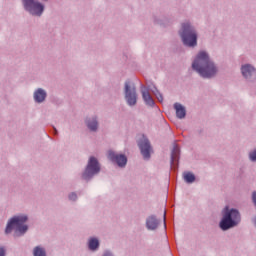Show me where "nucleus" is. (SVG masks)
Instances as JSON below:
<instances>
[{"instance_id": "aec40b11", "label": "nucleus", "mask_w": 256, "mask_h": 256, "mask_svg": "<svg viewBox=\"0 0 256 256\" xmlns=\"http://www.w3.org/2000/svg\"><path fill=\"white\" fill-rule=\"evenodd\" d=\"M153 95H155L156 99L159 101V103H163V94L159 92L155 87L152 90Z\"/></svg>"}, {"instance_id": "9b49d317", "label": "nucleus", "mask_w": 256, "mask_h": 256, "mask_svg": "<svg viewBox=\"0 0 256 256\" xmlns=\"http://www.w3.org/2000/svg\"><path fill=\"white\" fill-rule=\"evenodd\" d=\"M140 92L145 105H148V107H153L155 105V100H153V97L151 96V92H149V88L145 86H141Z\"/></svg>"}, {"instance_id": "7ed1b4c3", "label": "nucleus", "mask_w": 256, "mask_h": 256, "mask_svg": "<svg viewBox=\"0 0 256 256\" xmlns=\"http://www.w3.org/2000/svg\"><path fill=\"white\" fill-rule=\"evenodd\" d=\"M27 219L28 217L25 214L12 217L6 226L5 233L9 234L11 233V231L14 230L16 237H20V235H25V233H27V230L29 229V226L25 224L27 223Z\"/></svg>"}, {"instance_id": "a211bd4d", "label": "nucleus", "mask_w": 256, "mask_h": 256, "mask_svg": "<svg viewBox=\"0 0 256 256\" xmlns=\"http://www.w3.org/2000/svg\"><path fill=\"white\" fill-rule=\"evenodd\" d=\"M34 256H47V252L45 251V248L41 246H36L33 250Z\"/></svg>"}, {"instance_id": "20e7f679", "label": "nucleus", "mask_w": 256, "mask_h": 256, "mask_svg": "<svg viewBox=\"0 0 256 256\" xmlns=\"http://www.w3.org/2000/svg\"><path fill=\"white\" fill-rule=\"evenodd\" d=\"M179 35L186 47H197V30L191 25V22L182 23Z\"/></svg>"}, {"instance_id": "b1692460", "label": "nucleus", "mask_w": 256, "mask_h": 256, "mask_svg": "<svg viewBox=\"0 0 256 256\" xmlns=\"http://www.w3.org/2000/svg\"><path fill=\"white\" fill-rule=\"evenodd\" d=\"M157 23H159V25H165V23L164 22H157Z\"/></svg>"}, {"instance_id": "423d86ee", "label": "nucleus", "mask_w": 256, "mask_h": 256, "mask_svg": "<svg viewBox=\"0 0 256 256\" xmlns=\"http://www.w3.org/2000/svg\"><path fill=\"white\" fill-rule=\"evenodd\" d=\"M101 171V166H99V161L95 159V157H90L88 161V165L82 174V179L85 181H89V179H93L97 173Z\"/></svg>"}, {"instance_id": "5701e85b", "label": "nucleus", "mask_w": 256, "mask_h": 256, "mask_svg": "<svg viewBox=\"0 0 256 256\" xmlns=\"http://www.w3.org/2000/svg\"><path fill=\"white\" fill-rule=\"evenodd\" d=\"M7 253V250L5 249V247L0 246V256H5Z\"/></svg>"}, {"instance_id": "4468645a", "label": "nucleus", "mask_w": 256, "mask_h": 256, "mask_svg": "<svg viewBox=\"0 0 256 256\" xmlns=\"http://www.w3.org/2000/svg\"><path fill=\"white\" fill-rule=\"evenodd\" d=\"M179 154H180L179 146L177 144H174L173 150L171 153V167H173V169H175V167H177V163H179Z\"/></svg>"}, {"instance_id": "f257e3e1", "label": "nucleus", "mask_w": 256, "mask_h": 256, "mask_svg": "<svg viewBox=\"0 0 256 256\" xmlns=\"http://www.w3.org/2000/svg\"><path fill=\"white\" fill-rule=\"evenodd\" d=\"M192 69L196 73H199L200 77H203L204 79H211V77H215L219 71L215 62H213L209 57V53L203 50L198 52L196 55L192 63Z\"/></svg>"}, {"instance_id": "dca6fc26", "label": "nucleus", "mask_w": 256, "mask_h": 256, "mask_svg": "<svg viewBox=\"0 0 256 256\" xmlns=\"http://www.w3.org/2000/svg\"><path fill=\"white\" fill-rule=\"evenodd\" d=\"M86 125L90 131H96L99 127V122L96 117H92L86 120Z\"/></svg>"}, {"instance_id": "39448f33", "label": "nucleus", "mask_w": 256, "mask_h": 256, "mask_svg": "<svg viewBox=\"0 0 256 256\" xmlns=\"http://www.w3.org/2000/svg\"><path fill=\"white\" fill-rule=\"evenodd\" d=\"M24 9L30 13V15H35L36 17H41L43 11H45V6L37 0H22Z\"/></svg>"}, {"instance_id": "412c9836", "label": "nucleus", "mask_w": 256, "mask_h": 256, "mask_svg": "<svg viewBox=\"0 0 256 256\" xmlns=\"http://www.w3.org/2000/svg\"><path fill=\"white\" fill-rule=\"evenodd\" d=\"M249 159L252 162L256 161V149L249 152Z\"/></svg>"}, {"instance_id": "f8f14e48", "label": "nucleus", "mask_w": 256, "mask_h": 256, "mask_svg": "<svg viewBox=\"0 0 256 256\" xmlns=\"http://www.w3.org/2000/svg\"><path fill=\"white\" fill-rule=\"evenodd\" d=\"M161 222L159 221V219H157L156 216L151 215L146 219V228L148 229V231H156V229L159 228V224Z\"/></svg>"}, {"instance_id": "ddd939ff", "label": "nucleus", "mask_w": 256, "mask_h": 256, "mask_svg": "<svg viewBox=\"0 0 256 256\" xmlns=\"http://www.w3.org/2000/svg\"><path fill=\"white\" fill-rule=\"evenodd\" d=\"M47 99V91L42 88H38L34 91V101L35 103H43Z\"/></svg>"}, {"instance_id": "1a4fd4ad", "label": "nucleus", "mask_w": 256, "mask_h": 256, "mask_svg": "<svg viewBox=\"0 0 256 256\" xmlns=\"http://www.w3.org/2000/svg\"><path fill=\"white\" fill-rule=\"evenodd\" d=\"M108 159H110L112 163H116L118 167H125L127 165V156L117 154L113 150L108 151Z\"/></svg>"}, {"instance_id": "f03ea898", "label": "nucleus", "mask_w": 256, "mask_h": 256, "mask_svg": "<svg viewBox=\"0 0 256 256\" xmlns=\"http://www.w3.org/2000/svg\"><path fill=\"white\" fill-rule=\"evenodd\" d=\"M238 223H241L239 210L229 209V206H226L222 212V220L220 221L222 231L233 229V227H237Z\"/></svg>"}, {"instance_id": "9d476101", "label": "nucleus", "mask_w": 256, "mask_h": 256, "mask_svg": "<svg viewBox=\"0 0 256 256\" xmlns=\"http://www.w3.org/2000/svg\"><path fill=\"white\" fill-rule=\"evenodd\" d=\"M241 73L247 81H255L256 79V69L251 64L242 65Z\"/></svg>"}, {"instance_id": "f3484780", "label": "nucleus", "mask_w": 256, "mask_h": 256, "mask_svg": "<svg viewBox=\"0 0 256 256\" xmlns=\"http://www.w3.org/2000/svg\"><path fill=\"white\" fill-rule=\"evenodd\" d=\"M88 249H90V251H97L99 249V239L90 238L88 240Z\"/></svg>"}, {"instance_id": "4be33fe9", "label": "nucleus", "mask_w": 256, "mask_h": 256, "mask_svg": "<svg viewBox=\"0 0 256 256\" xmlns=\"http://www.w3.org/2000/svg\"><path fill=\"white\" fill-rule=\"evenodd\" d=\"M68 198L70 201H77V194L73 192L69 194Z\"/></svg>"}, {"instance_id": "6ab92c4d", "label": "nucleus", "mask_w": 256, "mask_h": 256, "mask_svg": "<svg viewBox=\"0 0 256 256\" xmlns=\"http://www.w3.org/2000/svg\"><path fill=\"white\" fill-rule=\"evenodd\" d=\"M184 177V181L186 183H194L195 182V174L191 173V172H185L183 174Z\"/></svg>"}, {"instance_id": "6e6552de", "label": "nucleus", "mask_w": 256, "mask_h": 256, "mask_svg": "<svg viewBox=\"0 0 256 256\" xmlns=\"http://www.w3.org/2000/svg\"><path fill=\"white\" fill-rule=\"evenodd\" d=\"M138 147L144 159H149V157H151V144L149 143V139H147V137L142 136L138 142Z\"/></svg>"}, {"instance_id": "0eeeda50", "label": "nucleus", "mask_w": 256, "mask_h": 256, "mask_svg": "<svg viewBox=\"0 0 256 256\" xmlns=\"http://www.w3.org/2000/svg\"><path fill=\"white\" fill-rule=\"evenodd\" d=\"M125 99L129 107L137 105V90L135 85L129 81L125 82Z\"/></svg>"}, {"instance_id": "2eb2a0df", "label": "nucleus", "mask_w": 256, "mask_h": 256, "mask_svg": "<svg viewBox=\"0 0 256 256\" xmlns=\"http://www.w3.org/2000/svg\"><path fill=\"white\" fill-rule=\"evenodd\" d=\"M174 109L176 111V117L178 119H185V117L187 115V110L185 109V107L182 104L175 103L174 104Z\"/></svg>"}]
</instances>
